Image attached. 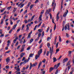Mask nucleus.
Wrapping results in <instances>:
<instances>
[{"label": "nucleus", "mask_w": 74, "mask_h": 74, "mask_svg": "<svg viewBox=\"0 0 74 74\" xmlns=\"http://www.w3.org/2000/svg\"><path fill=\"white\" fill-rule=\"evenodd\" d=\"M47 46L48 48H49V46H50V43H47Z\"/></svg>", "instance_id": "nucleus-29"}, {"label": "nucleus", "mask_w": 74, "mask_h": 74, "mask_svg": "<svg viewBox=\"0 0 74 74\" xmlns=\"http://www.w3.org/2000/svg\"><path fill=\"white\" fill-rule=\"evenodd\" d=\"M40 33H41L42 32V29H39L38 31Z\"/></svg>", "instance_id": "nucleus-13"}, {"label": "nucleus", "mask_w": 74, "mask_h": 74, "mask_svg": "<svg viewBox=\"0 0 74 74\" xmlns=\"http://www.w3.org/2000/svg\"><path fill=\"white\" fill-rule=\"evenodd\" d=\"M23 49H24L23 48H21L20 52H23Z\"/></svg>", "instance_id": "nucleus-41"}, {"label": "nucleus", "mask_w": 74, "mask_h": 74, "mask_svg": "<svg viewBox=\"0 0 74 74\" xmlns=\"http://www.w3.org/2000/svg\"><path fill=\"white\" fill-rule=\"evenodd\" d=\"M65 23H66V22L64 21H63L62 23V26H63V27L62 29V31H63L64 29V25H65Z\"/></svg>", "instance_id": "nucleus-4"}, {"label": "nucleus", "mask_w": 74, "mask_h": 74, "mask_svg": "<svg viewBox=\"0 0 74 74\" xmlns=\"http://www.w3.org/2000/svg\"><path fill=\"white\" fill-rule=\"evenodd\" d=\"M14 10L13 11V12H15V11L16 10V9H17V8H14Z\"/></svg>", "instance_id": "nucleus-22"}, {"label": "nucleus", "mask_w": 74, "mask_h": 74, "mask_svg": "<svg viewBox=\"0 0 74 74\" xmlns=\"http://www.w3.org/2000/svg\"><path fill=\"white\" fill-rule=\"evenodd\" d=\"M42 45H43V44H41V45H40L39 47L40 49L42 47Z\"/></svg>", "instance_id": "nucleus-45"}, {"label": "nucleus", "mask_w": 74, "mask_h": 74, "mask_svg": "<svg viewBox=\"0 0 74 74\" xmlns=\"http://www.w3.org/2000/svg\"><path fill=\"white\" fill-rule=\"evenodd\" d=\"M58 69H57L56 70V72H55V74H58Z\"/></svg>", "instance_id": "nucleus-49"}, {"label": "nucleus", "mask_w": 74, "mask_h": 74, "mask_svg": "<svg viewBox=\"0 0 74 74\" xmlns=\"http://www.w3.org/2000/svg\"><path fill=\"white\" fill-rule=\"evenodd\" d=\"M71 45H72V46H73V47H74V43H71Z\"/></svg>", "instance_id": "nucleus-64"}, {"label": "nucleus", "mask_w": 74, "mask_h": 74, "mask_svg": "<svg viewBox=\"0 0 74 74\" xmlns=\"http://www.w3.org/2000/svg\"><path fill=\"white\" fill-rule=\"evenodd\" d=\"M49 27L46 30L47 32H48V30H49Z\"/></svg>", "instance_id": "nucleus-42"}, {"label": "nucleus", "mask_w": 74, "mask_h": 74, "mask_svg": "<svg viewBox=\"0 0 74 74\" xmlns=\"http://www.w3.org/2000/svg\"><path fill=\"white\" fill-rule=\"evenodd\" d=\"M10 58L8 57L6 59V61L7 63H8L10 62Z\"/></svg>", "instance_id": "nucleus-7"}, {"label": "nucleus", "mask_w": 74, "mask_h": 74, "mask_svg": "<svg viewBox=\"0 0 74 74\" xmlns=\"http://www.w3.org/2000/svg\"><path fill=\"white\" fill-rule=\"evenodd\" d=\"M44 12V10H42L41 12L39 18V19L40 20V21H39V22H40L42 19L41 17H42V14H43Z\"/></svg>", "instance_id": "nucleus-2"}, {"label": "nucleus", "mask_w": 74, "mask_h": 74, "mask_svg": "<svg viewBox=\"0 0 74 74\" xmlns=\"http://www.w3.org/2000/svg\"><path fill=\"white\" fill-rule=\"evenodd\" d=\"M64 60H65L66 62V61H67V60H68V58H66L64 59Z\"/></svg>", "instance_id": "nucleus-60"}, {"label": "nucleus", "mask_w": 74, "mask_h": 74, "mask_svg": "<svg viewBox=\"0 0 74 74\" xmlns=\"http://www.w3.org/2000/svg\"><path fill=\"white\" fill-rule=\"evenodd\" d=\"M37 62H36L35 63L32 64V67L36 66H37Z\"/></svg>", "instance_id": "nucleus-10"}, {"label": "nucleus", "mask_w": 74, "mask_h": 74, "mask_svg": "<svg viewBox=\"0 0 74 74\" xmlns=\"http://www.w3.org/2000/svg\"><path fill=\"white\" fill-rule=\"evenodd\" d=\"M59 41L60 42H61L62 41V39H61V37L60 36H59Z\"/></svg>", "instance_id": "nucleus-20"}, {"label": "nucleus", "mask_w": 74, "mask_h": 74, "mask_svg": "<svg viewBox=\"0 0 74 74\" xmlns=\"http://www.w3.org/2000/svg\"><path fill=\"white\" fill-rule=\"evenodd\" d=\"M41 34L40 33H39L38 34V37L40 38V37H41Z\"/></svg>", "instance_id": "nucleus-21"}, {"label": "nucleus", "mask_w": 74, "mask_h": 74, "mask_svg": "<svg viewBox=\"0 0 74 74\" xmlns=\"http://www.w3.org/2000/svg\"><path fill=\"white\" fill-rule=\"evenodd\" d=\"M35 17V15H33L32 17V18L31 19V21H30V22H31L33 20V19H34V18Z\"/></svg>", "instance_id": "nucleus-8"}, {"label": "nucleus", "mask_w": 74, "mask_h": 74, "mask_svg": "<svg viewBox=\"0 0 74 74\" xmlns=\"http://www.w3.org/2000/svg\"><path fill=\"white\" fill-rule=\"evenodd\" d=\"M12 29H11L9 31V33L10 34L11 32H12Z\"/></svg>", "instance_id": "nucleus-34"}, {"label": "nucleus", "mask_w": 74, "mask_h": 74, "mask_svg": "<svg viewBox=\"0 0 74 74\" xmlns=\"http://www.w3.org/2000/svg\"><path fill=\"white\" fill-rule=\"evenodd\" d=\"M55 0H53V2H52V6L53 7V4H54V3H55Z\"/></svg>", "instance_id": "nucleus-27"}, {"label": "nucleus", "mask_w": 74, "mask_h": 74, "mask_svg": "<svg viewBox=\"0 0 74 74\" xmlns=\"http://www.w3.org/2000/svg\"><path fill=\"white\" fill-rule=\"evenodd\" d=\"M38 0H36V1L35 2V3H38Z\"/></svg>", "instance_id": "nucleus-59"}, {"label": "nucleus", "mask_w": 74, "mask_h": 74, "mask_svg": "<svg viewBox=\"0 0 74 74\" xmlns=\"http://www.w3.org/2000/svg\"><path fill=\"white\" fill-rule=\"evenodd\" d=\"M33 39L32 38L31 39H30V40L29 41V43L31 44V43H32V42H33Z\"/></svg>", "instance_id": "nucleus-14"}, {"label": "nucleus", "mask_w": 74, "mask_h": 74, "mask_svg": "<svg viewBox=\"0 0 74 74\" xmlns=\"http://www.w3.org/2000/svg\"><path fill=\"white\" fill-rule=\"evenodd\" d=\"M59 44V42H57L56 45V48H57L58 47V44Z\"/></svg>", "instance_id": "nucleus-26"}, {"label": "nucleus", "mask_w": 74, "mask_h": 74, "mask_svg": "<svg viewBox=\"0 0 74 74\" xmlns=\"http://www.w3.org/2000/svg\"><path fill=\"white\" fill-rule=\"evenodd\" d=\"M53 62H54L57 61L56 58L55 57L53 58Z\"/></svg>", "instance_id": "nucleus-12"}, {"label": "nucleus", "mask_w": 74, "mask_h": 74, "mask_svg": "<svg viewBox=\"0 0 74 74\" xmlns=\"http://www.w3.org/2000/svg\"><path fill=\"white\" fill-rule=\"evenodd\" d=\"M67 24H66L65 25L64 28L65 30H67Z\"/></svg>", "instance_id": "nucleus-19"}, {"label": "nucleus", "mask_w": 74, "mask_h": 74, "mask_svg": "<svg viewBox=\"0 0 74 74\" xmlns=\"http://www.w3.org/2000/svg\"><path fill=\"white\" fill-rule=\"evenodd\" d=\"M56 3H54V5H53V8L54 9H55V7H56Z\"/></svg>", "instance_id": "nucleus-25"}, {"label": "nucleus", "mask_w": 74, "mask_h": 74, "mask_svg": "<svg viewBox=\"0 0 74 74\" xmlns=\"http://www.w3.org/2000/svg\"><path fill=\"white\" fill-rule=\"evenodd\" d=\"M49 51H48L46 55L47 56H48V55H49Z\"/></svg>", "instance_id": "nucleus-30"}, {"label": "nucleus", "mask_w": 74, "mask_h": 74, "mask_svg": "<svg viewBox=\"0 0 74 74\" xmlns=\"http://www.w3.org/2000/svg\"><path fill=\"white\" fill-rule=\"evenodd\" d=\"M46 61V60H45V59H44L42 61V62L43 63H45Z\"/></svg>", "instance_id": "nucleus-46"}, {"label": "nucleus", "mask_w": 74, "mask_h": 74, "mask_svg": "<svg viewBox=\"0 0 74 74\" xmlns=\"http://www.w3.org/2000/svg\"><path fill=\"white\" fill-rule=\"evenodd\" d=\"M16 74H21V72H18L17 73H16Z\"/></svg>", "instance_id": "nucleus-63"}, {"label": "nucleus", "mask_w": 74, "mask_h": 74, "mask_svg": "<svg viewBox=\"0 0 74 74\" xmlns=\"http://www.w3.org/2000/svg\"><path fill=\"white\" fill-rule=\"evenodd\" d=\"M70 67H71V65H69V66L68 67V71L69 70H70Z\"/></svg>", "instance_id": "nucleus-24"}, {"label": "nucleus", "mask_w": 74, "mask_h": 74, "mask_svg": "<svg viewBox=\"0 0 74 74\" xmlns=\"http://www.w3.org/2000/svg\"><path fill=\"white\" fill-rule=\"evenodd\" d=\"M5 67L6 68V69H9V66H6Z\"/></svg>", "instance_id": "nucleus-51"}, {"label": "nucleus", "mask_w": 74, "mask_h": 74, "mask_svg": "<svg viewBox=\"0 0 74 74\" xmlns=\"http://www.w3.org/2000/svg\"><path fill=\"white\" fill-rule=\"evenodd\" d=\"M53 68H52V67H51L50 69V72L51 71H52V70H54L53 69Z\"/></svg>", "instance_id": "nucleus-17"}, {"label": "nucleus", "mask_w": 74, "mask_h": 74, "mask_svg": "<svg viewBox=\"0 0 74 74\" xmlns=\"http://www.w3.org/2000/svg\"><path fill=\"white\" fill-rule=\"evenodd\" d=\"M51 47H50V50H49V52L50 53V55H51Z\"/></svg>", "instance_id": "nucleus-35"}, {"label": "nucleus", "mask_w": 74, "mask_h": 74, "mask_svg": "<svg viewBox=\"0 0 74 74\" xmlns=\"http://www.w3.org/2000/svg\"><path fill=\"white\" fill-rule=\"evenodd\" d=\"M42 52V49H40L39 51H38V54L36 55L35 56V59L36 60H37L38 59V58H40V55Z\"/></svg>", "instance_id": "nucleus-1"}, {"label": "nucleus", "mask_w": 74, "mask_h": 74, "mask_svg": "<svg viewBox=\"0 0 74 74\" xmlns=\"http://www.w3.org/2000/svg\"><path fill=\"white\" fill-rule=\"evenodd\" d=\"M60 63H58L57 65V66L59 67V66H60Z\"/></svg>", "instance_id": "nucleus-53"}, {"label": "nucleus", "mask_w": 74, "mask_h": 74, "mask_svg": "<svg viewBox=\"0 0 74 74\" xmlns=\"http://www.w3.org/2000/svg\"><path fill=\"white\" fill-rule=\"evenodd\" d=\"M18 41H17L16 43L15 44V46H16L17 45H18Z\"/></svg>", "instance_id": "nucleus-58"}, {"label": "nucleus", "mask_w": 74, "mask_h": 74, "mask_svg": "<svg viewBox=\"0 0 74 74\" xmlns=\"http://www.w3.org/2000/svg\"><path fill=\"white\" fill-rule=\"evenodd\" d=\"M26 62H27V60H25L24 62H23V64H26Z\"/></svg>", "instance_id": "nucleus-32"}, {"label": "nucleus", "mask_w": 74, "mask_h": 74, "mask_svg": "<svg viewBox=\"0 0 74 74\" xmlns=\"http://www.w3.org/2000/svg\"><path fill=\"white\" fill-rule=\"evenodd\" d=\"M42 37H43L44 36V32L43 31L42 32Z\"/></svg>", "instance_id": "nucleus-28"}, {"label": "nucleus", "mask_w": 74, "mask_h": 74, "mask_svg": "<svg viewBox=\"0 0 74 74\" xmlns=\"http://www.w3.org/2000/svg\"><path fill=\"white\" fill-rule=\"evenodd\" d=\"M63 0H62L61 6H63Z\"/></svg>", "instance_id": "nucleus-36"}, {"label": "nucleus", "mask_w": 74, "mask_h": 74, "mask_svg": "<svg viewBox=\"0 0 74 74\" xmlns=\"http://www.w3.org/2000/svg\"><path fill=\"white\" fill-rule=\"evenodd\" d=\"M41 23H42V22H41L39 24V25H38V27H39L40 26V25H41Z\"/></svg>", "instance_id": "nucleus-40"}, {"label": "nucleus", "mask_w": 74, "mask_h": 74, "mask_svg": "<svg viewBox=\"0 0 74 74\" xmlns=\"http://www.w3.org/2000/svg\"><path fill=\"white\" fill-rule=\"evenodd\" d=\"M34 55V54L30 53L29 54V57H33Z\"/></svg>", "instance_id": "nucleus-16"}, {"label": "nucleus", "mask_w": 74, "mask_h": 74, "mask_svg": "<svg viewBox=\"0 0 74 74\" xmlns=\"http://www.w3.org/2000/svg\"><path fill=\"white\" fill-rule=\"evenodd\" d=\"M11 52V51H6L5 53H10Z\"/></svg>", "instance_id": "nucleus-50"}, {"label": "nucleus", "mask_w": 74, "mask_h": 74, "mask_svg": "<svg viewBox=\"0 0 74 74\" xmlns=\"http://www.w3.org/2000/svg\"><path fill=\"white\" fill-rule=\"evenodd\" d=\"M70 62V61H68V63H67L66 64V66H70V64H69Z\"/></svg>", "instance_id": "nucleus-18"}, {"label": "nucleus", "mask_w": 74, "mask_h": 74, "mask_svg": "<svg viewBox=\"0 0 74 74\" xmlns=\"http://www.w3.org/2000/svg\"><path fill=\"white\" fill-rule=\"evenodd\" d=\"M29 66L28 65L25 68V69H27L29 68Z\"/></svg>", "instance_id": "nucleus-56"}, {"label": "nucleus", "mask_w": 74, "mask_h": 74, "mask_svg": "<svg viewBox=\"0 0 74 74\" xmlns=\"http://www.w3.org/2000/svg\"><path fill=\"white\" fill-rule=\"evenodd\" d=\"M60 50L59 49H56V52H58Z\"/></svg>", "instance_id": "nucleus-44"}, {"label": "nucleus", "mask_w": 74, "mask_h": 74, "mask_svg": "<svg viewBox=\"0 0 74 74\" xmlns=\"http://www.w3.org/2000/svg\"><path fill=\"white\" fill-rule=\"evenodd\" d=\"M56 18H57L56 21H58V20L59 19V16H57Z\"/></svg>", "instance_id": "nucleus-38"}, {"label": "nucleus", "mask_w": 74, "mask_h": 74, "mask_svg": "<svg viewBox=\"0 0 74 74\" xmlns=\"http://www.w3.org/2000/svg\"><path fill=\"white\" fill-rule=\"evenodd\" d=\"M67 13H66V12H65L63 15V17H66V15H67Z\"/></svg>", "instance_id": "nucleus-11"}, {"label": "nucleus", "mask_w": 74, "mask_h": 74, "mask_svg": "<svg viewBox=\"0 0 74 74\" xmlns=\"http://www.w3.org/2000/svg\"><path fill=\"white\" fill-rule=\"evenodd\" d=\"M73 64H74V55L73 56Z\"/></svg>", "instance_id": "nucleus-62"}, {"label": "nucleus", "mask_w": 74, "mask_h": 74, "mask_svg": "<svg viewBox=\"0 0 74 74\" xmlns=\"http://www.w3.org/2000/svg\"><path fill=\"white\" fill-rule=\"evenodd\" d=\"M41 64H42V62L40 61V62L39 63L38 66V69H40V66H41Z\"/></svg>", "instance_id": "nucleus-9"}, {"label": "nucleus", "mask_w": 74, "mask_h": 74, "mask_svg": "<svg viewBox=\"0 0 74 74\" xmlns=\"http://www.w3.org/2000/svg\"><path fill=\"white\" fill-rule=\"evenodd\" d=\"M29 27H27L26 29V31H28V30H29Z\"/></svg>", "instance_id": "nucleus-61"}, {"label": "nucleus", "mask_w": 74, "mask_h": 74, "mask_svg": "<svg viewBox=\"0 0 74 74\" xmlns=\"http://www.w3.org/2000/svg\"><path fill=\"white\" fill-rule=\"evenodd\" d=\"M30 35H31V34H30V33H29L28 35L27 38H30V37H31Z\"/></svg>", "instance_id": "nucleus-15"}, {"label": "nucleus", "mask_w": 74, "mask_h": 74, "mask_svg": "<svg viewBox=\"0 0 74 74\" xmlns=\"http://www.w3.org/2000/svg\"><path fill=\"white\" fill-rule=\"evenodd\" d=\"M27 12V10H25V11L24 12V14H25H25H26Z\"/></svg>", "instance_id": "nucleus-48"}, {"label": "nucleus", "mask_w": 74, "mask_h": 74, "mask_svg": "<svg viewBox=\"0 0 74 74\" xmlns=\"http://www.w3.org/2000/svg\"><path fill=\"white\" fill-rule=\"evenodd\" d=\"M49 15L50 16L51 19H52V15H51V14H50Z\"/></svg>", "instance_id": "nucleus-43"}, {"label": "nucleus", "mask_w": 74, "mask_h": 74, "mask_svg": "<svg viewBox=\"0 0 74 74\" xmlns=\"http://www.w3.org/2000/svg\"><path fill=\"white\" fill-rule=\"evenodd\" d=\"M2 23H3V19H2L1 20V22L0 24L1 25Z\"/></svg>", "instance_id": "nucleus-39"}, {"label": "nucleus", "mask_w": 74, "mask_h": 74, "mask_svg": "<svg viewBox=\"0 0 74 74\" xmlns=\"http://www.w3.org/2000/svg\"><path fill=\"white\" fill-rule=\"evenodd\" d=\"M12 7H11V6H10L9 7H8V10H10V8H11Z\"/></svg>", "instance_id": "nucleus-54"}, {"label": "nucleus", "mask_w": 74, "mask_h": 74, "mask_svg": "<svg viewBox=\"0 0 74 74\" xmlns=\"http://www.w3.org/2000/svg\"><path fill=\"white\" fill-rule=\"evenodd\" d=\"M4 36L3 34H1V35L0 36V37H3Z\"/></svg>", "instance_id": "nucleus-57"}, {"label": "nucleus", "mask_w": 74, "mask_h": 74, "mask_svg": "<svg viewBox=\"0 0 74 74\" xmlns=\"http://www.w3.org/2000/svg\"><path fill=\"white\" fill-rule=\"evenodd\" d=\"M58 66L56 64L54 65V67H53V69H57L58 68Z\"/></svg>", "instance_id": "nucleus-6"}, {"label": "nucleus", "mask_w": 74, "mask_h": 74, "mask_svg": "<svg viewBox=\"0 0 74 74\" xmlns=\"http://www.w3.org/2000/svg\"><path fill=\"white\" fill-rule=\"evenodd\" d=\"M30 47H29L27 49V50H30Z\"/></svg>", "instance_id": "nucleus-55"}, {"label": "nucleus", "mask_w": 74, "mask_h": 74, "mask_svg": "<svg viewBox=\"0 0 74 74\" xmlns=\"http://www.w3.org/2000/svg\"><path fill=\"white\" fill-rule=\"evenodd\" d=\"M66 35L67 37L68 38H69L70 36H69V35L67 33H66Z\"/></svg>", "instance_id": "nucleus-33"}, {"label": "nucleus", "mask_w": 74, "mask_h": 74, "mask_svg": "<svg viewBox=\"0 0 74 74\" xmlns=\"http://www.w3.org/2000/svg\"><path fill=\"white\" fill-rule=\"evenodd\" d=\"M53 46H52V48L51 50V52L50 54V58L51 59V57L52 56V54L53 53Z\"/></svg>", "instance_id": "nucleus-3"}, {"label": "nucleus", "mask_w": 74, "mask_h": 74, "mask_svg": "<svg viewBox=\"0 0 74 74\" xmlns=\"http://www.w3.org/2000/svg\"><path fill=\"white\" fill-rule=\"evenodd\" d=\"M68 52H69V54H71V53L72 51H68Z\"/></svg>", "instance_id": "nucleus-52"}, {"label": "nucleus", "mask_w": 74, "mask_h": 74, "mask_svg": "<svg viewBox=\"0 0 74 74\" xmlns=\"http://www.w3.org/2000/svg\"><path fill=\"white\" fill-rule=\"evenodd\" d=\"M24 22L25 23H27L28 22V21H27V20H25L24 21Z\"/></svg>", "instance_id": "nucleus-47"}, {"label": "nucleus", "mask_w": 74, "mask_h": 74, "mask_svg": "<svg viewBox=\"0 0 74 74\" xmlns=\"http://www.w3.org/2000/svg\"><path fill=\"white\" fill-rule=\"evenodd\" d=\"M33 5L32 4L30 6V10H31L32 9V8H33Z\"/></svg>", "instance_id": "nucleus-23"}, {"label": "nucleus", "mask_w": 74, "mask_h": 74, "mask_svg": "<svg viewBox=\"0 0 74 74\" xmlns=\"http://www.w3.org/2000/svg\"><path fill=\"white\" fill-rule=\"evenodd\" d=\"M52 22L53 23H54L55 24L54 26V30H55V29H56V25L55 23V22H54V19H52Z\"/></svg>", "instance_id": "nucleus-5"}, {"label": "nucleus", "mask_w": 74, "mask_h": 74, "mask_svg": "<svg viewBox=\"0 0 74 74\" xmlns=\"http://www.w3.org/2000/svg\"><path fill=\"white\" fill-rule=\"evenodd\" d=\"M16 71H18V72H19V71H21V69H20L19 68L18 69H16Z\"/></svg>", "instance_id": "nucleus-31"}, {"label": "nucleus", "mask_w": 74, "mask_h": 74, "mask_svg": "<svg viewBox=\"0 0 74 74\" xmlns=\"http://www.w3.org/2000/svg\"><path fill=\"white\" fill-rule=\"evenodd\" d=\"M6 17V15H4L3 18V19L5 20V17Z\"/></svg>", "instance_id": "nucleus-37"}]
</instances>
